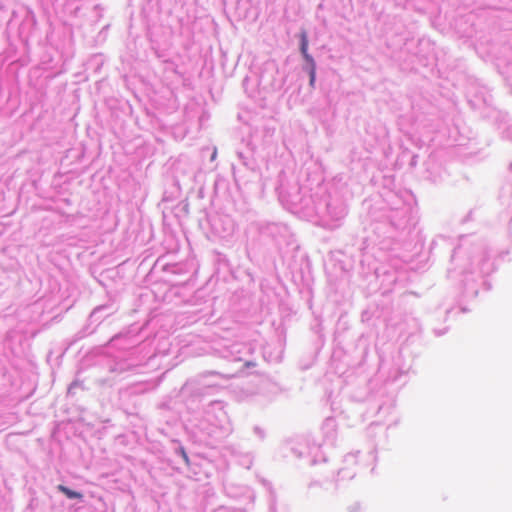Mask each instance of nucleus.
I'll use <instances>...</instances> for the list:
<instances>
[{"instance_id": "1", "label": "nucleus", "mask_w": 512, "mask_h": 512, "mask_svg": "<svg viewBox=\"0 0 512 512\" xmlns=\"http://www.w3.org/2000/svg\"><path fill=\"white\" fill-rule=\"evenodd\" d=\"M300 40H301V45H300L301 53L311 68L310 69V84L313 85V83L315 81V62H314V59L312 58V56L308 53V36H307V32L305 30H303L300 33Z\"/></svg>"}, {"instance_id": "2", "label": "nucleus", "mask_w": 512, "mask_h": 512, "mask_svg": "<svg viewBox=\"0 0 512 512\" xmlns=\"http://www.w3.org/2000/svg\"><path fill=\"white\" fill-rule=\"evenodd\" d=\"M58 490L60 492H62L69 499H79V500H81L83 498V495L80 492L71 490L70 488H68V487H66L64 485H59L58 486Z\"/></svg>"}, {"instance_id": "3", "label": "nucleus", "mask_w": 512, "mask_h": 512, "mask_svg": "<svg viewBox=\"0 0 512 512\" xmlns=\"http://www.w3.org/2000/svg\"><path fill=\"white\" fill-rule=\"evenodd\" d=\"M181 454H182L183 459H184L186 462H188V456H187L186 452L184 451V449H182V450H181Z\"/></svg>"}]
</instances>
